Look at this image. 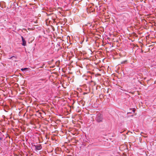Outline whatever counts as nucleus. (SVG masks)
<instances>
[{
	"mask_svg": "<svg viewBox=\"0 0 156 156\" xmlns=\"http://www.w3.org/2000/svg\"><path fill=\"white\" fill-rule=\"evenodd\" d=\"M103 119V118L102 115L99 113L97 115L95 120L97 122H102Z\"/></svg>",
	"mask_w": 156,
	"mask_h": 156,
	"instance_id": "nucleus-1",
	"label": "nucleus"
},
{
	"mask_svg": "<svg viewBox=\"0 0 156 156\" xmlns=\"http://www.w3.org/2000/svg\"><path fill=\"white\" fill-rule=\"evenodd\" d=\"M120 6L123 9H125L129 8V5L126 2H124L121 3L120 5Z\"/></svg>",
	"mask_w": 156,
	"mask_h": 156,
	"instance_id": "nucleus-2",
	"label": "nucleus"
},
{
	"mask_svg": "<svg viewBox=\"0 0 156 156\" xmlns=\"http://www.w3.org/2000/svg\"><path fill=\"white\" fill-rule=\"evenodd\" d=\"M34 146H35V149L36 150H39L41 149L42 148V146L41 145H34Z\"/></svg>",
	"mask_w": 156,
	"mask_h": 156,
	"instance_id": "nucleus-3",
	"label": "nucleus"
},
{
	"mask_svg": "<svg viewBox=\"0 0 156 156\" xmlns=\"http://www.w3.org/2000/svg\"><path fill=\"white\" fill-rule=\"evenodd\" d=\"M21 38L22 39V42H23V43L22 44V45L24 46H26V41H25V39L23 38V37L22 36H21Z\"/></svg>",
	"mask_w": 156,
	"mask_h": 156,
	"instance_id": "nucleus-4",
	"label": "nucleus"
},
{
	"mask_svg": "<svg viewBox=\"0 0 156 156\" xmlns=\"http://www.w3.org/2000/svg\"><path fill=\"white\" fill-rule=\"evenodd\" d=\"M127 61L125 60L121 62V64H125L126 63Z\"/></svg>",
	"mask_w": 156,
	"mask_h": 156,
	"instance_id": "nucleus-5",
	"label": "nucleus"
},
{
	"mask_svg": "<svg viewBox=\"0 0 156 156\" xmlns=\"http://www.w3.org/2000/svg\"><path fill=\"white\" fill-rule=\"evenodd\" d=\"M27 69H28L27 68H25L22 69H21V70L22 71H24L27 70Z\"/></svg>",
	"mask_w": 156,
	"mask_h": 156,
	"instance_id": "nucleus-6",
	"label": "nucleus"
},
{
	"mask_svg": "<svg viewBox=\"0 0 156 156\" xmlns=\"http://www.w3.org/2000/svg\"><path fill=\"white\" fill-rule=\"evenodd\" d=\"M16 58L15 57V56H12V57L9 58V59H13V58Z\"/></svg>",
	"mask_w": 156,
	"mask_h": 156,
	"instance_id": "nucleus-7",
	"label": "nucleus"
}]
</instances>
